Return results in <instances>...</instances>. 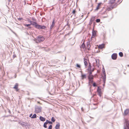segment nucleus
<instances>
[{
  "label": "nucleus",
  "instance_id": "obj_1",
  "mask_svg": "<svg viewBox=\"0 0 129 129\" xmlns=\"http://www.w3.org/2000/svg\"><path fill=\"white\" fill-rule=\"evenodd\" d=\"M42 108L40 106H36L35 107V112L36 113H39L41 112Z\"/></svg>",
  "mask_w": 129,
  "mask_h": 129
},
{
  "label": "nucleus",
  "instance_id": "obj_2",
  "mask_svg": "<svg viewBox=\"0 0 129 129\" xmlns=\"http://www.w3.org/2000/svg\"><path fill=\"white\" fill-rule=\"evenodd\" d=\"M37 39L39 42H40L43 41L45 40V38L43 36H39L37 37Z\"/></svg>",
  "mask_w": 129,
  "mask_h": 129
},
{
  "label": "nucleus",
  "instance_id": "obj_3",
  "mask_svg": "<svg viewBox=\"0 0 129 129\" xmlns=\"http://www.w3.org/2000/svg\"><path fill=\"white\" fill-rule=\"evenodd\" d=\"M103 74L104 75V76H102V77L103 78V82L105 83L106 80V75L105 72V70L104 69V68H103Z\"/></svg>",
  "mask_w": 129,
  "mask_h": 129
},
{
  "label": "nucleus",
  "instance_id": "obj_4",
  "mask_svg": "<svg viewBox=\"0 0 129 129\" xmlns=\"http://www.w3.org/2000/svg\"><path fill=\"white\" fill-rule=\"evenodd\" d=\"M124 123L126 124V126L128 129H129V121L127 119H125Z\"/></svg>",
  "mask_w": 129,
  "mask_h": 129
},
{
  "label": "nucleus",
  "instance_id": "obj_5",
  "mask_svg": "<svg viewBox=\"0 0 129 129\" xmlns=\"http://www.w3.org/2000/svg\"><path fill=\"white\" fill-rule=\"evenodd\" d=\"M96 34V33L95 31L94 30L93 28L92 32V35L91 38H94L95 37Z\"/></svg>",
  "mask_w": 129,
  "mask_h": 129
},
{
  "label": "nucleus",
  "instance_id": "obj_6",
  "mask_svg": "<svg viewBox=\"0 0 129 129\" xmlns=\"http://www.w3.org/2000/svg\"><path fill=\"white\" fill-rule=\"evenodd\" d=\"M117 55L116 53L113 54L111 56L112 59L113 60L116 59L117 58Z\"/></svg>",
  "mask_w": 129,
  "mask_h": 129
},
{
  "label": "nucleus",
  "instance_id": "obj_7",
  "mask_svg": "<svg viewBox=\"0 0 129 129\" xmlns=\"http://www.w3.org/2000/svg\"><path fill=\"white\" fill-rule=\"evenodd\" d=\"M19 123L23 127H25L27 125V123H26L23 122H20L19 121Z\"/></svg>",
  "mask_w": 129,
  "mask_h": 129
},
{
  "label": "nucleus",
  "instance_id": "obj_8",
  "mask_svg": "<svg viewBox=\"0 0 129 129\" xmlns=\"http://www.w3.org/2000/svg\"><path fill=\"white\" fill-rule=\"evenodd\" d=\"M87 44V48L88 50H89L90 49V41H88Z\"/></svg>",
  "mask_w": 129,
  "mask_h": 129
},
{
  "label": "nucleus",
  "instance_id": "obj_9",
  "mask_svg": "<svg viewBox=\"0 0 129 129\" xmlns=\"http://www.w3.org/2000/svg\"><path fill=\"white\" fill-rule=\"evenodd\" d=\"M60 124L59 123H58L56 124L55 127V129H59L60 128Z\"/></svg>",
  "mask_w": 129,
  "mask_h": 129
},
{
  "label": "nucleus",
  "instance_id": "obj_10",
  "mask_svg": "<svg viewBox=\"0 0 129 129\" xmlns=\"http://www.w3.org/2000/svg\"><path fill=\"white\" fill-rule=\"evenodd\" d=\"M18 85L17 83H16L14 86L13 87V88L15 89L16 90V91H18Z\"/></svg>",
  "mask_w": 129,
  "mask_h": 129
},
{
  "label": "nucleus",
  "instance_id": "obj_11",
  "mask_svg": "<svg viewBox=\"0 0 129 129\" xmlns=\"http://www.w3.org/2000/svg\"><path fill=\"white\" fill-rule=\"evenodd\" d=\"M93 76L92 75H88V78L89 80L93 79Z\"/></svg>",
  "mask_w": 129,
  "mask_h": 129
},
{
  "label": "nucleus",
  "instance_id": "obj_12",
  "mask_svg": "<svg viewBox=\"0 0 129 129\" xmlns=\"http://www.w3.org/2000/svg\"><path fill=\"white\" fill-rule=\"evenodd\" d=\"M40 120L42 121H44L45 120V119L42 116H40L39 117Z\"/></svg>",
  "mask_w": 129,
  "mask_h": 129
},
{
  "label": "nucleus",
  "instance_id": "obj_13",
  "mask_svg": "<svg viewBox=\"0 0 129 129\" xmlns=\"http://www.w3.org/2000/svg\"><path fill=\"white\" fill-rule=\"evenodd\" d=\"M54 20H53V21L52 22V25H51L50 27V28L51 29L54 26Z\"/></svg>",
  "mask_w": 129,
  "mask_h": 129
},
{
  "label": "nucleus",
  "instance_id": "obj_14",
  "mask_svg": "<svg viewBox=\"0 0 129 129\" xmlns=\"http://www.w3.org/2000/svg\"><path fill=\"white\" fill-rule=\"evenodd\" d=\"M129 112V110L128 109H126L124 111V114L126 115L128 114Z\"/></svg>",
  "mask_w": 129,
  "mask_h": 129
},
{
  "label": "nucleus",
  "instance_id": "obj_15",
  "mask_svg": "<svg viewBox=\"0 0 129 129\" xmlns=\"http://www.w3.org/2000/svg\"><path fill=\"white\" fill-rule=\"evenodd\" d=\"M104 44H102L101 45H100L98 47L99 49H102L103 48L104 46Z\"/></svg>",
  "mask_w": 129,
  "mask_h": 129
},
{
  "label": "nucleus",
  "instance_id": "obj_16",
  "mask_svg": "<svg viewBox=\"0 0 129 129\" xmlns=\"http://www.w3.org/2000/svg\"><path fill=\"white\" fill-rule=\"evenodd\" d=\"M81 79H83L85 78H86V76L85 74H82L81 76Z\"/></svg>",
  "mask_w": 129,
  "mask_h": 129
},
{
  "label": "nucleus",
  "instance_id": "obj_17",
  "mask_svg": "<svg viewBox=\"0 0 129 129\" xmlns=\"http://www.w3.org/2000/svg\"><path fill=\"white\" fill-rule=\"evenodd\" d=\"M37 23L36 22H33L32 21V23H31L30 24L31 25H34L35 27V26L36 25Z\"/></svg>",
  "mask_w": 129,
  "mask_h": 129
},
{
  "label": "nucleus",
  "instance_id": "obj_18",
  "mask_svg": "<svg viewBox=\"0 0 129 129\" xmlns=\"http://www.w3.org/2000/svg\"><path fill=\"white\" fill-rule=\"evenodd\" d=\"M101 3H100L98 4V5L97 6V7H96V9H95V10H99V6L101 5Z\"/></svg>",
  "mask_w": 129,
  "mask_h": 129
},
{
  "label": "nucleus",
  "instance_id": "obj_19",
  "mask_svg": "<svg viewBox=\"0 0 129 129\" xmlns=\"http://www.w3.org/2000/svg\"><path fill=\"white\" fill-rule=\"evenodd\" d=\"M91 64H90V63H89V64L88 67L87 69V70L88 71L91 70Z\"/></svg>",
  "mask_w": 129,
  "mask_h": 129
},
{
  "label": "nucleus",
  "instance_id": "obj_20",
  "mask_svg": "<svg viewBox=\"0 0 129 129\" xmlns=\"http://www.w3.org/2000/svg\"><path fill=\"white\" fill-rule=\"evenodd\" d=\"M40 25L38 24L37 23L35 27L38 29H40Z\"/></svg>",
  "mask_w": 129,
  "mask_h": 129
},
{
  "label": "nucleus",
  "instance_id": "obj_21",
  "mask_svg": "<svg viewBox=\"0 0 129 129\" xmlns=\"http://www.w3.org/2000/svg\"><path fill=\"white\" fill-rule=\"evenodd\" d=\"M46 28V26L44 25H40V29H43Z\"/></svg>",
  "mask_w": 129,
  "mask_h": 129
},
{
  "label": "nucleus",
  "instance_id": "obj_22",
  "mask_svg": "<svg viewBox=\"0 0 129 129\" xmlns=\"http://www.w3.org/2000/svg\"><path fill=\"white\" fill-rule=\"evenodd\" d=\"M37 117V115L36 114H34L33 116L31 117V118H35Z\"/></svg>",
  "mask_w": 129,
  "mask_h": 129
},
{
  "label": "nucleus",
  "instance_id": "obj_23",
  "mask_svg": "<svg viewBox=\"0 0 129 129\" xmlns=\"http://www.w3.org/2000/svg\"><path fill=\"white\" fill-rule=\"evenodd\" d=\"M114 7L113 6L111 7H109L107 8V10L108 11L111 10L112 9H113Z\"/></svg>",
  "mask_w": 129,
  "mask_h": 129
},
{
  "label": "nucleus",
  "instance_id": "obj_24",
  "mask_svg": "<svg viewBox=\"0 0 129 129\" xmlns=\"http://www.w3.org/2000/svg\"><path fill=\"white\" fill-rule=\"evenodd\" d=\"M48 123L47 122H44L43 125V127L45 128H47V126L46 125Z\"/></svg>",
  "mask_w": 129,
  "mask_h": 129
},
{
  "label": "nucleus",
  "instance_id": "obj_25",
  "mask_svg": "<svg viewBox=\"0 0 129 129\" xmlns=\"http://www.w3.org/2000/svg\"><path fill=\"white\" fill-rule=\"evenodd\" d=\"M115 1L114 0H110L109 1V3L110 4H112L114 3Z\"/></svg>",
  "mask_w": 129,
  "mask_h": 129
},
{
  "label": "nucleus",
  "instance_id": "obj_26",
  "mask_svg": "<svg viewBox=\"0 0 129 129\" xmlns=\"http://www.w3.org/2000/svg\"><path fill=\"white\" fill-rule=\"evenodd\" d=\"M97 91L98 93H101V90L100 88H99V87H98V89L97 90Z\"/></svg>",
  "mask_w": 129,
  "mask_h": 129
},
{
  "label": "nucleus",
  "instance_id": "obj_27",
  "mask_svg": "<svg viewBox=\"0 0 129 129\" xmlns=\"http://www.w3.org/2000/svg\"><path fill=\"white\" fill-rule=\"evenodd\" d=\"M119 55L121 57L123 56V53L121 52H120L119 53Z\"/></svg>",
  "mask_w": 129,
  "mask_h": 129
},
{
  "label": "nucleus",
  "instance_id": "obj_28",
  "mask_svg": "<svg viewBox=\"0 0 129 129\" xmlns=\"http://www.w3.org/2000/svg\"><path fill=\"white\" fill-rule=\"evenodd\" d=\"M51 120L52 122H54L55 121V119L54 118V117H52L51 118Z\"/></svg>",
  "mask_w": 129,
  "mask_h": 129
},
{
  "label": "nucleus",
  "instance_id": "obj_29",
  "mask_svg": "<svg viewBox=\"0 0 129 129\" xmlns=\"http://www.w3.org/2000/svg\"><path fill=\"white\" fill-rule=\"evenodd\" d=\"M84 65L85 66H86L87 65V63L86 61H85V59H84Z\"/></svg>",
  "mask_w": 129,
  "mask_h": 129
},
{
  "label": "nucleus",
  "instance_id": "obj_30",
  "mask_svg": "<svg viewBox=\"0 0 129 129\" xmlns=\"http://www.w3.org/2000/svg\"><path fill=\"white\" fill-rule=\"evenodd\" d=\"M92 71L91 70L88 71V73L89 74L88 75H92Z\"/></svg>",
  "mask_w": 129,
  "mask_h": 129
},
{
  "label": "nucleus",
  "instance_id": "obj_31",
  "mask_svg": "<svg viewBox=\"0 0 129 129\" xmlns=\"http://www.w3.org/2000/svg\"><path fill=\"white\" fill-rule=\"evenodd\" d=\"M93 79H90V80H89V83H93Z\"/></svg>",
  "mask_w": 129,
  "mask_h": 129
},
{
  "label": "nucleus",
  "instance_id": "obj_32",
  "mask_svg": "<svg viewBox=\"0 0 129 129\" xmlns=\"http://www.w3.org/2000/svg\"><path fill=\"white\" fill-rule=\"evenodd\" d=\"M85 46V44L83 42L82 44L81 47L83 48H84Z\"/></svg>",
  "mask_w": 129,
  "mask_h": 129
},
{
  "label": "nucleus",
  "instance_id": "obj_33",
  "mask_svg": "<svg viewBox=\"0 0 129 129\" xmlns=\"http://www.w3.org/2000/svg\"><path fill=\"white\" fill-rule=\"evenodd\" d=\"M24 25L25 26L27 27L30 26L31 25V24H24Z\"/></svg>",
  "mask_w": 129,
  "mask_h": 129
},
{
  "label": "nucleus",
  "instance_id": "obj_34",
  "mask_svg": "<svg viewBox=\"0 0 129 129\" xmlns=\"http://www.w3.org/2000/svg\"><path fill=\"white\" fill-rule=\"evenodd\" d=\"M100 19H96V22L97 23H98V22H100Z\"/></svg>",
  "mask_w": 129,
  "mask_h": 129
},
{
  "label": "nucleus",
  "instance_id": "obj_35",
  "mask_svg": "<svg viewBox=\"0 0 129 129\" xmlns=\"http://www.w3.org/2000/svg\"><path fill=\"white\" fill-rule=\"evenodd\" d=\"M76 66L78 68H80L81 66L80 64H79L78 63H77L76 64Z\"/></svg>",
  "mask_w": 129,
  "mask_h": 129
},
{
  "label": "nucleus",
  "instance_id": "obj_36",
  "mask_svg": "<svg viewBox=\"0 0 129 129\" xmlns=\"http://www.w3.org/2000/svg\"><path fill=\"white\" fill-rule=\"evenodd\" d=\"M94 17H91L90 20L93 22L94 20Z\"/></svg>",
  "mask_w": 129,
  "mask_h": 129
},
{
  "label": "nucleus",
  "instance_id": "obj_37",
  "mask_svg": "<svg viewBox=\"0 0 129 129\" xmlns=\"http://www.w3.org/2000/svg\"><path fill=\"white\" fill-rule=\"evenodd\" d=\"M52 125H50L49 126L48 129H52Z\"/></svg>",
  "mask_w": 129,
  "mask_h": 129
},
{
  "label": "nucleus",
  "instance_id": "obj_38",
  "mask_svg": "<svg viewBox=\"0 0 129 129\" xmlns=\"http://www.w3.org/2000/svg\"><path fill=\"white\" fill-rule=\"evenodd\" d=\"M93 85L94 87H96L97 86L96 83L95 82L93 83Z\"/></svg>",
  "mask_w": 129,
  "mask_h": 129
},
{
  "label": "nucleus",
  "instance_id": "obj_39",
  "mask_svg": "<svg viewBox=\"0 0 129 129\" xmlns=\"http://www.w3.org/2000/svg\"><path fill=\"white\" fill-rule=\"evenodd\" d=\"M76 12V10H73L72 13L73 14H75Z\"/></svg>",
  "mask_w": 129,
  "mask_h": 129
},
{
  "label": "nucleus",
  "instance_id": "obj_40",
  "mask_svg": "<svg viewBox=\"0 0 129 129\" xmlns=\"http://www.w3.org/2000/svg\"><path fill=\"white\" fill-rule=\"evenodd\" d=\"M28 21H29L30 23H31L32 22V21H31V20H30L29 19H28Z\"/></svg>",
  "mask_w": 129,
  "mask_h": 129
},
{
  "label": "nucleus",
  "instance_id": "obj_41",
  "mask_svg": "<svg viewBox=\"0 0 129 129\" xmlns=\"http://www.w3.org/2000/svg\"><path fill=\"white\" fill-rule=\"evenodd\" d=\"M92 21L90 20V21L89 23V25H90L91 24H92Z\"/></svg>",
  "mask_w": 129,
  "mask_h": 129
},
{
  "label": "nucleus",
  "instance_id": "obj_42",
  "mask_svg": "<svg viewBox=\"0 0 129 129\" xmlns=\"http://www.w3.org/2000/svg\"><path fill=\"white\" fill-rule=\"evenodd\" d=\"M98 94L100 96V97L101 96V93H98Z\"/></svg>",
  "mask_w": 129,
  "mask_h": 129
},
{
  "label": "nucleus",
  "instance_id": "obj_43",
  "mask_svg": "<svg viewBox=\"0 0 129 129\" xmlns=\"http://www.w3.org/2000/svg\"><path fill=\"white\" fill-rule=\"evenodd\" d=\"M48 123H49V124H52V122L51 121H49Z\"/></svg>",
  "mask_w": 129,
  "mask_h": 129
},
{
  "label": "nucleus",
  "instance_id": "obj_44",
  "mask_svg": "<svg viewBox=\"0 0 129 129\" xmlns=\"http://www.w3.org/2000/svg\"><path fill=\"white\" fill-rule=\"evenodd\" d=\"M32 19L34 21H35L36 20V19H35L34 18H32Z\"/></svg>",
  "mask_w": 129,
  "mask_h": 129
},
{
  "label": "nucleus",
  "instance_id": "obj_45",
  "mask_svg": "<svg viewBox=\"0 0 129 129\" xmlns=\"http://www.w3.org/2000/svg\"><path fill=\"white\" fill-rule=\"evenodd\" d=\"M94 70V69L93 68L92 69H91V71L92 72H93Z\"/></svg>",
  "mask_w": 129,
  "mask_h": 129
},
{
  "label": "nucleus",
  "instance_id": "obj_46",
  "mask_svg": "<svg viewBox=\"0 0 129 129\" xmlns=\"http://www.w3.org/2000/svg\"><path fill=\"white\" fill-rule=\"evenodd\" d=\"M8 28H9V29L12 32H13V31L9 27H8Z\"/></svg>",
  "mask_w": 129,
  "mask_h": 129
},
{
  "label": "nucleus",
  "instance_id": "obj_47",
  "mask_svg": "<svg viewBox=\"0 0 129 129\" xmlns=\"http://www.w3.org/2000/svg\"><path fill=\"white\" fill-rule=\"evenodd\" d=\"M22 18H19L18 20H22Z\"/></svg>",
  "mask_w": 129,
  "mask_h": 129
},
{
  "label": "nucleus",
  "instance_id": "obj_48",
  "mask_svg": "<svg viewBox=\"0 0 129 129\" xmlns=\"http://www.w3.org/2000/svg\"><path fill=\"white\" fill-rule=\"evenodd\" d=\"M64 0H62V1H61V4H63V1H64Z\"/></svg>",
  "mask_w": 129,
  "mask_h": 129
},
{
  "label": "nucleus",
  "instance_id": "obj_49",
  "mask_svg": "<svg viewBox=\"0 0 129 129\" xmlns=\"http://www.w3.org/2000/svg\"><path fill=\"white\" fill-rule=\"evenodd\" d=\"M49 121L48 120H46V122H47L48 123H49Z\"/></svg>",
  "mask_w": 129,
  "mask_h": 129
},
{
  "label": "nucleus",
  "instance_id": "obj_50",
  "mask_svg": "<svg viewBox=\"0 0 129 129\" xmlns=\"http://www.w3.org/2000/svg\"><path fill=\"white\" fill-rule=\"evenodd\" d=\"M32 114H30V115H29V117H31V116H32Z\"/></svg>",
  "mask_w": 129,
  "mask_h": 129
},
{
  "label": "nucleus",
  "instance_id": "obj_51",
  "mask_svg": "<svg viewBox=\"0 0 129 129\" xmlns=\"http://www.w3.org/2000/svg\"><path fill=\"white\" fill-rule=\"evenodd\" d=\"M96 94H93L92 96V98L94 97V96L96 95Z\"/></svg>",
  "mask_w": 129,
  "mask_h": 129
},
{
  "label": "nucleus",
  "instance_id": "obj_52",
  "mask_svg": "<svg viewBox=\"0 0 129 129\" xmlns=\"http://www.w3.org/2000/svg\"><path fill=\"white\" fill-rule=\"evenodd\" d=\"M81 110H82V111H84V110H83V108L82 107L81 108Z\"/></svg>",
  "mask_w": 129,
  "mask_h": 129
},
{
  "label": "nucleus",
  "instance_id": "obj_53",
  "mask_svg": "<svg viewBox=\"0 0 129 129\" xmlns=\"http://www.w3.org/2000/svg\"><path fill=\"white\" fill-rule=\"evenodd\" d=\"M16 55H13V57L14 58L15 57H16Z\"/></svg>",
  "mask_w": 129,
  "mask_h": 129
},
{
  "label": "nucleus",
  "instance_id": "obj_54",
  "mask_svg": "<svg viewBox=\"0 0 129 129\" xmlns=\"http://www.w3.org/2000/svg\"><path fill=\"white\" fill-rule=\"evenodd\" d=\"M81 18H79L78 19V20H80L81 19Z\"/></svg>",
  "mask_w": 129,
  "mask_h": 129
},
{
  "label": "nucleus",
  "instance_id": "obj_55",
  "mask_svg": "<svg viewBox=\"0 0 129 129\" xmlns=\"http://www.w3.org/2000/svg\"><path fill=\"white\" fill-rule=\"evenodd\" d=\"M97 61H99V60H96V63H97Z\"/></svg>",
  "mask_w": 129,
  "mask_h": 129
},
{
  "label": "nucleus",
  "instance_id": "obj_56",
  "mask_svg": "<svg viewBox=\"0 0 129 129\" xmlns=\"http://www.w3.org/2000/svg\"><path fill=\"white\" fill-rule=\"evenodd\" d=\"M124 129H126V127H125V126H124Z\"/></svg>",
  "mask_w": 129,
  "mask_h": 129
},
{
  "label": "nucleus",
  "instance_id": "obj_57",
  "mask_svg": "<svg viewBox=\"0 0 129 129\" xmlns=\"http://www.w3.org/2000/svg\"><path fill=\"white\" fill-rule=\"evenodd\" d=\"M104 84H103V86H104V85H105V83H104Z\"/></svg>",
  "mask_w": 129,
  "mask_h": 129
},
{
  "label": "nucleus",
  "instance_id": "obj_58",
  "mask_svg": "<svg viewBox=\"0 0 129 129\" xmlns=\"http://www.w3.org/2000/svg\"><path fill=\"white\" fill-rule=\"evenodd\" d=\"M66 57H65V59H64L65 61L66 60Z\"/></svg>",
  "mask_w": 129,
  "mask_h": 129
},
{
  "label": "nucleus",
  "instance_id": "obj_59",
  "mask_svg": "<svg viewBox=\"0 0 129 129\" xmlns=\"http://www.w3.org/2000/svg\"><path fill=\"white\" fill-rule=\"evenodd\" d=\"M28 28H31V27H29Z\"/></svg>",
  "mask_w": 129,
  "mask_h": 129
},
{
  "label": "nucleus",
  "instance_id": "obj_60",
  "mask_svg": "<svg viewBox=\"0 0 129 129\" xmlns=\"http://www.w3.org/2000/svg\"><path fill=\"white\" fill-rule=\"evenodd\" d=\"M36 43H38V42H37V41H36Z\"/></svg>",
  "mask_w": 129,
  "mask_h": 129
},
{
  "label": "nucleus",
  "instance_id": "obj_61",
  "mask_svg": "<svg viewBox=\"0 0 129 129\" xmlns=\"http://www.w3.org/2000/svg\"><path fill=\"white\" fill-rule=\"evenodd\" d=\"M93 104L94 105H95L96 104Z\"/></svg>",
  "mask_w": 129,
  "mask_h": 129
},
{
  "label": "nucleus",
  "instance_id": "obj_62",
  "mask_svg": "<svg viewBox=\"0 0 129 129\" xmlns=\"http://www.w3.org/2000/svg\"><path fill=\"white\" fill-rule=\"evenodd\" d=\"M58 1H61V0H58Z\"/></svg>",
  "mask_w": 129,
  "mask_h": 129
},
{
  "label": "nucleus",
  "instance_id": "obj_63",
  "mask_svg": "<svg viewBox=\"0 0 129 129\" xmlns=\"http://www.w3.org/2000/svg\"><path fill=\"white\" fill-rule=\"evenodd\" d=\"M9 112L10 113V110L9 111Z\"/></svg>",
  "mask_w": 129,
  "mask_h": 129
},
{
  "label": "nucleus",
  "instance_id": "obj_64",
  "mask_svg": "<svg viewBox=\"0 0 129 129\" xmlns=\"http://www.w3.org/2000/svg\"><path fill=\"white\" fill-rule=\"evenodd\" d=\"M83 16V15H82L81 16H82V17Z\"/></svg>",
  "mask_w": 129,
  "mask_h": 129
}]
</instances>
